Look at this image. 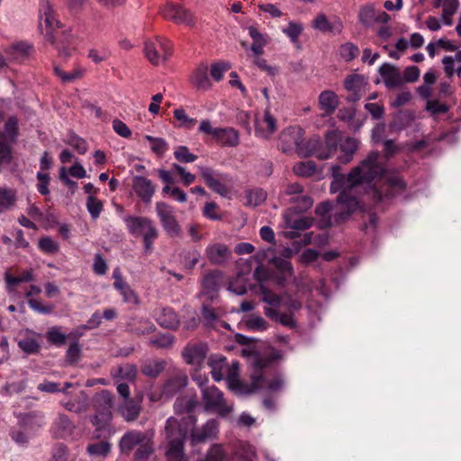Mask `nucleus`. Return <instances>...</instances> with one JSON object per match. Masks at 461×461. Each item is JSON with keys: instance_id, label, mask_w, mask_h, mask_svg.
Returning a JSON list of instances; mask_svg holds the SVG:
<instances>
[{"instance_id": "obj_9", "label": "nucleus", "mask_w": 461, "mask_h": 461, "mask_svg": "<svg viewBox=\"0 0 461 461\" xmlns=\"http://www.w3.org/2000/svg\"><path fill=\"white\" fill-rule=\"evenodd\" d=\"M290 134H296L294 139L295 152L301 158H309L312 156L319 159L321 151V138L312 136L308 140L303 138L304 131L300 126H290Z\"/></svg>"}, {"instance_id": "obj_34", "label": "nucleus", "mask_w": 461, "mask_h": 461, "mask_svg": "<svg viewBox=\"0 0 461 461\" xmlns=\"http://www.w3.org/2000/svg\"><path fill=\"white\" fill-rule=\"evenodd\" d=\"M313 204V200L307 194L290 197V212L299 214L307 212Z\"/></svg>"}, {"instance_id": "obj_59", "label": "nucleus", "mask_w": 461, "mask_h": 461, "mask_svg": "<svg viewBox=\"0 0 461 461\" xmlns=\"http://www.w3.org/2000/svg\"><path fill=\"white\" fill-rule=\"evenodd\" d=\"M67 143L75 149L79 154H85L88 149L86 141L76 134H71Z\"/></svg>"}, {"instance_id": "obj_48", "label": "nucleus", "mask_w": 461, "mask_h": 461, "mask_svg": "<svg viewBox=\"0 0 461 461\" xmlns=\"http://www.w3.org/2000/svg\"><path fill=\"white\" fill-rule=\"evenodd\" d=\"M247 205L256 207L267 198V193L263 189L249 190L247 192Z\"/></svg>"}, {"instance_id": "obj_18", "label": "nucleus", "mask_w": 461, "mask_h": 461, "mask_svg": "<svg viewBox=\"0 0 461 461\" xmlns=\"http://www.w3.org/2000/svg\"><path fill=\"white\" fill-rule=\"evenodd\" d=\"M199 170L202 178L210 189H212L216 194H221V196L227 195L228 188L226 185L221 181L225 179V175L217 173L208 167H200Z\"/></svg>"}, {"instance_id": "obj_7", "label": "nucleus", "mask_w": 461, "mask_h": 461, "mask_svg": "<svg viewBox=\"0 0 461 461\" xmlns=\"http://www.w3.org/2000/svg\"><path fill=\"white\" fill-rule=\"evenodd\" d=\"M92 405L95 413L90 418V421L96 429L102 430L112 420L114 395L110 391L103 389L95 393L92 399Z\"/></svg>"}, {"instance_id": "obj_23", "label": "nucleus", "mask_w": 461, "mask_h": 461, "mask_svg": "<svg viewBox=\"0 0 461 461\" xmlns=\"http://www.w3.org/2000/svg\"><path fill=\"white\" fill-rule=\"evenodd\" d=\"M207 355V346L203 343L188 344L183 350L182 356L188 365L200 366Z\"/></svg>"}, {"instance_id": "obj_41", "label": "nucleus", "mask_w": 461, "mask_h": 461, "mask_svg": "<svg viewBox=\"0 0 461 461\" xmlns=\"http://www.w3.org/2000/svg\"><path fill=\"white\" fill-rule=\"evenodd\" d=\"M46 339L49 344L61 347L66 344L68 336L61 331V327L53 326L47 330Z\"/></svg>"}, {"instance_id": "obj_63", "label": "nucleus", "mask_w": 461, "mask_h": 461, "mask_svg": "<svg viewBox=\"0 0 461 461\" xmlns=\"http://www.w3.org/2000/svg\"><path fill=\"white\" fill-rule=\"evenodd\" d=\"M426 109L432 114H444L448 112L449 107L447 104L438 102V100H429L427 102Z\"/></svg>"}, {"instance_id": "obj_8", "label": "nucleus", "mask_w": 461, "mask_h": 461, "mask_svg": "<svg viewBox=\"0 0 461 461\" xmlns=\"http://www.w3.org/2000/svg\"><path fill=\"white\" fill-rule=\"evenodd\" d=\"M406 187L407 184L402 176L393 175L385 178L383 189L373 188L370 195L375 203H380L402 194Z\"/></svg>"}, {"instance_id": "obj_24", "label": "nucleus", "mask_w": 461, "mask_h": 461, "mask_svg": "<svg viewBox=\"0 0 461 461\" xmlns=\"http://www.w3.org/2000/svg\"><path fill=\"white\" fill-rule=\"evenodd\" d=\"M230 250L222 243H213L205 249V256L212 265H222L230 257Z\"/></svg>"}, {"instance_id": "obj_61", "label": "nucleus", "mask_w": 461, "mask_h": 461, "mask_svg": "<svg viewBox=\"0 0 461 461\" xmlns=\"http://www.w3.org/2000/svg\"><path fill=\"white\" fill-rule=\"evenodd\" d=\"M174 117L181 122L180 126L186 129H192L197 122L195 119L188 117L182 108L174 111Z\"/></svg>"}, {"instance_id": "obj_46", "label": "nucleus", "mask_w": 461, "mask_h": 461, "mask_svg": "<svg viewBox=\"0 0 461 461\" xmlns=\"http://www.w3.org/2000/svg\"><path fill=\"white\" fill-rule=\"evenodd\" d=\"M340 57L346 61L350 62L356 59L359 54V49L357 45L351 42H347L340 45L339 49Z\"/></svg>"}, {"instance_id": "obj_54", "label": "nucleus", "mask_w": 461, "mask_h": 461, "mask_svg": "<svg viewBox=\"0 0 461 461\" xmlns=\"http://www.w3.org/2000/svg\"><path fill=\"white\" fill-rule=\"evenodd\" d=\"M54 73L55 75L59 77L62 83H68L72 82L76 79L80 78L83 76V70L82 69H76L71 73L64 72L59 67L55 66L54 67Z\"/></svg>"}, {"instance_id": "obj_22", "label": "nucleus", "mask_w": 461, "mask_h": 461, "mask_svg": "<svg viewBox=\"0 0 461 461\" xmlns=\"http://www.w3.org/2000/svg\"><path fill=\"white\" fill-rule=\"evenodd\" d=\"M218 423L215 420H209L201 428L196 429L195 426L190 428V442L192 445H197L213 438L217 433Z\"/></svg>"}, {"instance_id": "obj_60", "label": "nucleus", "mask_w": 461, "mask_h": 461, "mask_svg": "<svg viewBox=\"0 0 461 461\" xmlns=\"http://www.w3.org/2000/svg\"><path fill=\"white\" fill-rule=\"evenodd\" d=\"M219 206L214 202L206 203L203 209V214L209 220L212 221H221L222 220V216L218 212Z\"/></svg>"}, {"instance_id": "obj_53", "label": "nucleus", "mask_w": 461, "mask_h": 461, "mask_svg": "<svg viewBox=\"0 0 461 461\" xmlns=\"http://www.w3.org/2000/svg\"><path fill=\"white\" fill-rule=\"evenodd\" d=\"M39 248L41 251L48 254H55L59 249V243L49 236L41 237L39 240Z\"/></svg>"}, {"instance_id": "obj_40", "label": "nucleus", "mask_w": 461, "mask_h": 461, "mask_svg": "<svg viewBox=\"0 0 461 461\" xmlns=\"http://www.w3.org/2000/svg\"><path fill=\"white\" fill-rule=\"evenodd\" d=\"M221 276L222 274L220 270H213L207 273L203 279V289L207 292L217 291L220 287Z\"/></svg>"}, {"instance_id": "obj_56", "label": "nucleus", "mask_w": 461, "mask_h": 461, "mask_svg": "<svg viewBox=\"0 0 461 461\" xmlns=\"http://www.w3.org/2000/svg\"><path fill=\"white\" fill-rule=\"evenodd\" d=\"M19 348L27 354H35L40 350L39 342L33 338H25L18 342Z\"/></svg>"}, {"instance_id": "obj_58", "label": "nucleus", "mask_w": 461, "mask_h": 461, "mask_svg": "<svg viewBox=\"0 0 461 461\" xmlns=\"http://www.w3.org/2000/svg\"><path fill=\"white\" fill-rule=\"evenodd\" d=\"M312 27L322 32H332L333 30L332 24L329 22L327 16L322 13L317 14V16L314 18L312 21Z\"/></svg>"}, {"instance_id": "obj_15", "label": "nucleus", "mask_w": 461, "mask_h": 461, "mask_svg": "<svg viewBox=\"0 0 461 461\" xmlns=\"http://www.w3.org/2000/svg\"><path fill=\"white\" fill-rule=\"evenodd\" d=\"M188 384V376L186 373L180 369H174L167 374L162 385V395L167 398H172Z\"/></svg>"}, {"instance_id": "obj_47", "label": "nucleus", "mask_w": 461, "mask_h": 461, "mask_svg": "<svg viewBox=\"0 0 461 461\" xmlns=\"http://www.w3.org/2000/svg\"><path fill=\"white\" fill-rule=\"evenodd\" d=\"M54 425L61 436L71 433L74 429L71 420L63 413L58 415Z\"/></svg>"}, {"instance_id": "obj_19", "label": "nucleus", "mask_w": 461, "mask_h": 461, "mask_svg": "<svg viewBox=\"0 0 461 461\" xmlns=\"http://www.w3.org/2000/svg\"><path fill=\"white\" fill-rule=\"evenodd\" d=\"M163 16L176 23H185L189 26L194 24L192 13L180 5L168 4L162 10Z\"/></svg>"}, {"instance_id": "obj_33", "label": "nucleus", "mask_w": 461, "mask_h": 461, "mask_svg": "<svg viewBox=\"0 0 461 461\" xmlns=\"http://www.w3.org/2000/svg\"><path fill=\"white\" fill-rule=\"evenodd\" d=\"M339 149L343 154L339 156V160L343 164H348L352 160L354 153L358 149V141L352 137H347L340 142Z\"/></svg>"}, {"instance_id": "obj_13", "label": "nucleus", "mask_w": 461, "mask_h": 461, "mask_svg": "<svg viewBox=\"0 0 461 461\" xmlns=\"http://www.w3.org/2000/svg\"><path fill=\"white\" fill-rule=\"evenodd\" d=\"M259 291L262 295V300L269 304L266 307L264 313L267 317L270 318L275 321H279L284 326H288V315L278 312V308L281 305L282 298L268 290L264 285H259Z\"/></svg>"}, {"instance_id": "obj_50", "label": "nucleus", "mask_w": 461, "mask_h": 461, "mask_svg": "<svg viewBox=\"0 0 461 461\" xmlns=\"http://www.w3.org/2000/svg\"><path fill=\"white\" fill-rule=\"evenodd\" d=\"M103 202L94 195H89L86 199V208L93 219H97L103 211Z\"/></svg>"}, {"instance_id": "obj_14", "label": "nucleus", "mask_w": 461, "mask_h": 461, "mask_svg": "<svg viewBox=\"0 0 461 461\" xmlns=\"http://www.w3.org/2000/svg\"><path fill=\"white\" fill-rule=\"evenodd\" d=\"M39 28L48 42H53L55 32L62 28L61 23L56 19L54 10L49 3L44 4L41 9Z\"/></svg>"}, {"instance_id": "obj_43", "label": "nucleus", "mask_w": 461, "mask_h": 461, "mask_svg": "<svg viewBox=\"0 0 461 461\" xmlns=\"http://www.w3.org/2000/svg\"><path fill=\"white\" fill-rule=\"evenodd\" d=\"M111 443L108 441H99L87 446L86 451L90 456L98 457H106L111 452Z\"/></svg>"}, {"instance_id": "obj_3", "label": "nucleus", "mask_w": 461, "mask_h": 461, "mask_svg": "<svg viewBox=\"0 0 461 461\" xmlns=\"http://www.w3.org/2000/svg\"><path fill=\"white\" fill-rule=\"evenodd\" d=\"M196 424V418L194 415H187L178 420L175 417L167 420L165 435L167 442L166 456L168 461H188L185 454L184 447L186 435L190 428Z\"/></svg>"}, {"instance_id": "obj_32", "label": "nucleus", "mask_w": 461, "mask_h": 461, "mask_svg": "<svg viewBox=\"0 0 461 461\" xmlns=\"http://www.w3.org/2000/svg\"><path fill=\"white\" fill-rule=\"evenodd\" d=\"M167 362L165 360L148 359L140 366V372L150 378L158 377L165 369Z\"/></svg>"}, {"instance_id": "obj_12", "label": "nucleus", "mask_w": 461, "mask_h": 461, "mask_svg": "<svg viewBox=\"0 0 461 461\" xmlns=\"http://www.w3.org/2000/svg\"><path fill=\"white\" fill-rule=\"evenodd\" d=\"M156 212L166 233L171 238L180 237L181 227L174 214V209L164 202L156 203Z\"/></svg>"}, {"instance_id": "obj_4", "label": "nucleus", "mask_w": 461, "mask_h": 461, "mask_svg": "<svg viewBox=\"0 0 461 461\" xmlns=\"http://www.w3.org/2000/svg\"><path fill=\"white\" fill-rule=\"evenodd\" d=\"M120 452L129 456L135 448L133 461H147L154 452L151 437L147 432L131 429L125 432L118 444Z\"/></svg>"}, {"instance_id": "obj_28", "label": "nucleus", "mask_w": 461, "mask_h": 461, "mask_svg": "<svg viewBox=\"0 0 461 461\" xmlns=\"http://www.w3.org/2000/svg\"><path fill=\"white\" fill-rule=\"evenodd\" d=\"M60 404L68 411L77 414L83 413L88 410L89 398L84 391H80L79 394L75 398L67 402H60Z\"/></svg>"}, {"instance_id": "obj_31", "label": "nucleus", "mask_w": 461, "mask_h": 461, "mask_svg": "<svg viewBox=\"0 0 461 461\" xmlns=\"http://www.w3.org/2000/svg\"><path fill=\"white\" fill-rule=\"evenodd\" d=\"M319 105L326 114H331L339 105L338 95L330 90H325L319 95Z\"/></svg>"}, {"instance_id": "obj_51", "label": "nucleus", "mask_w": 461, "mask_h": 461, "mask_svg": "<svg viewBox=\"0 0 461 461\" xmlns=\"http://www.w3.org/2000/svg\"><path fill=\"white\" fill-rule=\"evenodd\" d=\"M175 158L181 163H192L197 159V156L191 153L186 146H179L174 151Z\"/></svg>"}, {"instance_id": "obj_17", "label": "nucleus", "mask_w": 461, "mask_h": 461, "mask_svg": "<svg viewBox=\"0 0 461 461\" xmlns=\"http://www.w3.org/2000/svg\"><path fill=\"white\" fill-rule=\"evenodd\" d=\"M77 37L71 33V30L55 32V40L53 42H50L58 51V55L60 58L68 59L72 55V51L76 44Z\"/></svg>"}, {"instance_id": "obj_39", "label": "nucleus", "mask_w": 461, "mask_h": 461, "mask_svg": "<svg viewBox=\"0 0 461 461\" xmlns=\"http://www.w3.org/2000/svg\"><path fill=\"white\" fill-rule=\"evenodd\" d=\"M113 285L118 291H120L125 303H133L135 305L140 303L137 294L125 281L119 280L118 282H114Z\"/></svg>"}, {"instance_id": "obj_2", "label": "nucleus", "mask_w": 461, "mask_h": 461, "mask_svg": "<svg viewBox=\"0 0 461 461\" xmlns=\"http://www.w3.org/2000/svg\"><path fill=\"white\" fill-rule=\"evenodd\" d=\"M283 358V353L276 348H270L263 354L256 353L253 362L255 370L251 375V384H244L238 382L236 386L245 394H250L258 389H265L270 392L280 391L284 387V380L279 375L270 378L267 375V371L275 368Z\"/></svg>"}, {"instance_id": "obj_37", "label": "nucleus", "mask_w": 461, "mask_h": 461, "mask_svg": "<svg viewBox=\"0 0 461 461\" xmlns=\"http://www.w3.org/2000/svg\"><path fill=\"white\" fill-rule=\"evenodd\" d=\"M225 362L226 357L221 355H212L209 357L208 366L211 367V374L215 381H221L223 378Z\"/></svg>"}, {"instance_id": "obj_30", "label": "nucleus", "mask_w": 461, "mask_h": 461, "mask_svg": "<svg viewBox=\"0 0 461 461\" xmlns=\"http://www.w3.org/2000/svg\"><path fill=\"white\" fill-rule=\"evenodd\" d=\"M43 413L41 411H30L18 416L19 425L24 429H35L42 426Z\"/></svg>"}, {"instance_id": "obj_36", "label": "nucleus", "mask_w": 461, "mask_h": 461, "mask_svg": "<svg viewBox=\"0 0 461 461\" xmlns=\"http://www.w3.org/2000/svg\"><path fill=\"white\" fill-rule=\"evenodd\" d=\"M33 50V46L26 41L13 44L5 50V53L12 59H19L28 56Z\"/></svg>"}, {"instance_id": "obj_49", "label": "nucleus", "mask_w": 461, "mask_h": 461, "mask_svg": "<svg viewBox=\"0 0 461 461\" xmlns=\"http://www.w3.org/2000/svg\"><path fill=\"white\" fill-rule=\"evenodd\" d=\"M81 357V347L78 341H74L68 348L65 360L68 365H76Z\"/></svg>"}, {"instance_id": "obj_6", "label": "nucleus", "mask_w": 461, "mask_h": 461, "mask_svg": "<svg viewBox=\"0 0 461 461\" xmlns=\"http://www.w3.org/2000/svg\"><path fill=\"white\" fill-rule=\"evenodd\" d=\"M273 270L263 266L258 267L254 271V277L258 282L273 280L276 285L285 286L288 275V248H285L280 256H275L269 260Z\"/></svg>"}, {"instance_id": "obj_25", "label": "nucleus", "mask_w": 461, "mask_h": 461, "mask_svg": "<svg viewBox=\"0 0 461 461\" xmlns=\"http://www.w3.org/2000/svg\"><path fill=\"white\" fill-rule=\"evenodd\" d=\"M379 73L388 88H394L401 86L403 83L402 75L395 66L384 63L379 68Z\"/></svg>"}, {"instance_id": "obj_20", "label": "nucleus", "mask_w": 461, "mask_h": 461, "mask_svg": "<svg viewBox=\"0 0 461 461\" xmlns=\"http://www.w3.org/2000/svg\"><path fill=\"white\" fill-rule=\"evenodd\" d=\"M341 133L337 130H330L325 133L324 142L321 140L320 160H326L331 158L338 150L341 142Z\"/></svg>"}, {"instance_id": "obj_55", "label": "nucleus", "mask_w": 461, "mask_h": 461, "mask_svg": "<svg viewBox=\"0 0 461 461\" xmlns=\"http://www.w3.org/2000/svg\"><path fill=\"white\" fill-rule=\"evenodd\" d=\"M230 68H231V66L229 62H226V61L215 62L212 65L211 76L215 81L219 82L223 78L224 72L230 69Z\"/></svg>"}, {"instance_id": "obj_38", "label": "nucleus", "mask_w": 461, "mask_h": 461, "mask_svg": "<svg viewBox=\"0 0 461 461\" xmlns=\"http://www.w3.org/2000/svg\"><path fill=\"white\" fill-rule=\"evenodd\" d=\"M16 191L11 188L0 187V212L13 208L16 203Z\"/></svg>"}, {"instance_id": "obj_26", "label": "nucleus", "mask_w": 461, "mask_h": 461, "mask_svg": "<svg viewBox=\"0 0 461 461\" xmlns=\"http://www.w3.org/2000/svg\"><path fill=\"white\" fill-rule=\"evenodd\" d=\"M157 322L163 328L168 330H176L180 325V321L176 312L169 307L162 308L156 315Z\"/></svg>"}, {"instance_id": "obj_10", "label": "nucleus", "mask_w": 461, "mask_h": 461, "mask_svg": "<svg viewBox=\"0 0 461 461\" xmlns=\"http://www.w3.org/2000/svg\"><path fill=\"white\" fill-rule=\"evenodd\" d=\"M172 43L166 38L157 36L155 41H147L144 53L149 61L158 66L160 59L167 61L172 54Z\"/></svg>"}, {"instance_id": "obj_45", "label": "nucleus", "mask_w": 461, "mask_h": 461, "mask_svg": "<svg viewBox=\"0 0 461 461\" xmlns=\"http://www.w3.org/2000/svg\"><path fill=\"white\" fill-rule=\"evenodd\" d=\"M115 377L133 382L137 376V367L132 364H125L116 368Z\"/></svg>"}, {"instance_id": "obj_62", "label": "nucleus", "mask_w": 461, "mask_h": 461, "mask_svg": "<svg viewBox=\"0 0 461 461\" xmlns=\"http://www.w3.org/2000/svg\"><path fill=\"white\" fill-rule=\"evenodd\" d=\"M174 341L171 334H159L149 340V344L157 348H169Z\"/></svg>"}, {"instance_id": "obj_64", "label": "nucleus", "mask_w": 461, "mask_h": 461, "mask_svg": "<svg viewBox=\"0 0 461 461\" xmlns=\"http://www.w3.org/2000/svg\"><path fill=\"white\" fill-rule=\"evenodd\" d=\"M29 306L42 314H50L53 312L55 306L52 303H49L46 305H43L39 300L37 299H29L28 300Z\"/></svg>"}, {"instance_id": "obj_27", "label": "nucleus", "mask_w": 461, "mask_h": 461, "mask_svg": "<svg viewBox=\"0 0 461 461\" xmlns=\"http://www.w3.org/2000/svg\"><path fill=\"white\" fill-rule=\"evenodd\" d=\"M190 82L198 90H208L212 84L208 77V66L200 64L190 77Z\"/></svg>"}, {"instance_id": "obj_1", "label": "nucleus", "mask_w": 461, "mask_h": 461, "mask_svg": "<svg viewBox=\"0 0 461 461\" xmlns=\"http://www.w3.org/2000/svg\"><path fill=\"white\" fill-rule=\"evenodd\" d=\"M378 158L379 153L377 151H371L348 175L341 173L342 167L340 165L335 164L331 166L332 181L330 183V193L339 192L337 202L342 209L353 213L359 207V202L355 196L349 194V191L364 183H371L383 174L384 169L378 163Z\"/></svg>"}, {"instance_id": "obj_57", "label": "nucleus", "mask_w": 461, "mask_h": 461, "mask_svg": "<svg viewBox=\"0 0 461 461\" xmlns=\"http://www.w3.org/2000/svg\"><path fill=\"white\" fill-rule=\"evenodd\" d=\"M364 83V77L358 74L349 75L345 79V88L348 91H360Z\"/></svg>"}, {"instance_id": "obj_16", "label": "nucleus", "mask_w": 461, "mask_h": 461, "mask_svg": "<svg viewBox=\"0 0 461 461\" xmlns=\"http://www.w3.org/2000/svg\"><path fill=\"white\" fill-rule=\"evenodd\" d=\"M143 398L140 392L132 399L123 401L117 406L118 414L128 423L136 421L142 411Z\"/></svg>"}, {"instance_id": "obj_52", "label": "nucleus", "mask_w": 461, "mask_h": 461, "mask_svg": "<svg viewBox=\"0 0 461 461\" xmlns=\"http://www.w3.org/2000/svg\"><path fill=\"white\" fill-rule=\"evenodd\" d=\"M146 139L151 143V150L158 157H163L168 148L166 140L162 138H155L149 135H147Z\"/></svg>"}, {"instance_id": "obj_42", "label": "nucleus", "mask_w": 461, "mask_h": 461, "mask_svg": "<svg viewBox=\"0 0 461 461\" xmlns=\"http://www.w3.org/2000/svg\"><path fill=\"white\" fill-rule=\"evenodd\" d=\"M294 173L298 176L311 177L316 171V164L314 161H301L294 165Z\"/></svg>"}, {"instance_id": "obj_44", "label": "nucleus", "mask_w": 461, "mask_h": 461, "mask_svg": "<svg viewBox=\"0 0 461 461\" xmlns=\"http://www.w3.org/2000/svg\"><path fill=\"white\" fill-rule=\"evenodd\" d=\"M202 317L204 321V324L207 327L215 328L221 318V315L217 312L216 309L203 304L202 306Z\"/></svg>"}, {"instance_id": "obj_21", "label": "nucleus", "mask_w": 461, "mask_h": 461, "mask_svg": "<svg viewBox=\"0 0 461 461\" xmlns=\"http://www.w3.org/2000/svg\"><path fill=\"white\" fill-rule=\"evenodd\" d=\"M132 188L143 203H150L156 191V186L151 180L142 176H135L132 178Z\"/></svg>"}, {"instance_id": "obj_5", "label": "nucleus", "mask_w": 461, "mask_h": 461, "mask_svg": "<svg viewBox=\"0 0 461 461\" xmlns=\"http://www.w3.org/2000/svg\"><path fill=\"white\" fill-rule=\"evenodd\" d=\"M125 223L129 232L134 237H141L145 254H149L153 249V243L158 237V230L154 221L144 216H128Z\"/></svg>"}, {"instance_id": "obj_35", "label": "nucleus", "mask_w": 461, "mask_h": 461, "mask_svg": "<svg viewBox=\"0 0 461 461\" xmlns=\"http://www.w3.org/2000/svg\"><path fill=\"white\" fill-rule=\"evenodd\" d=\"M276 131V121L271 115L269 109L265 110V117L261 123L256 128V132L263 138H269Z\"/></svg>"}, {"instance_id": "obj_29", "label": "nucleus", "mask_w": 461, "mask_h": 461, "mask_svg": "<svg viewBox=\"0 0 461 461\" xmlns=\"http://www.w3.org/2000/svg\"><path fill=\"white\" fill-rule=\"evenodd\" d=\"M214 139L222 146L236 147L240 143L238 131L233 128H217Z\"/></svg>"}, {"instance_id": "obj_11", "label": "nucleus", "mask_w": 461, "mask_h": 461, "mask_svg": "<svg viewBox=\"0 0 461 461\" xmlns=\"http://www.w3.org/2000/svg\"><path fill=\"white\" fill-rule=\"evenodd\" d=\"M202 400L206 411H212L221 416L232 411V407L226 404L223 393L216 386L202 388Z\"/></svg>"}]
</instances>
